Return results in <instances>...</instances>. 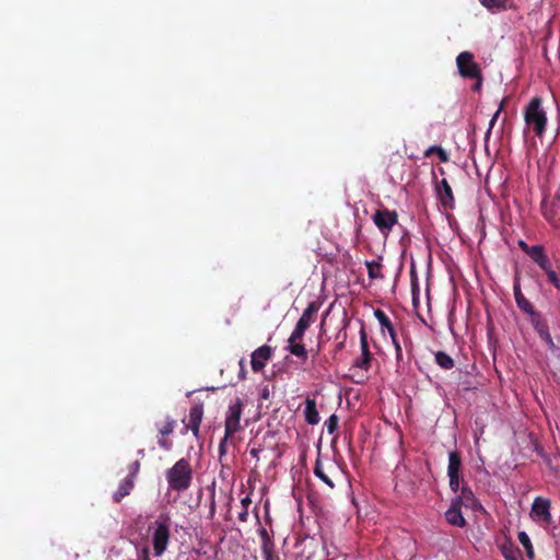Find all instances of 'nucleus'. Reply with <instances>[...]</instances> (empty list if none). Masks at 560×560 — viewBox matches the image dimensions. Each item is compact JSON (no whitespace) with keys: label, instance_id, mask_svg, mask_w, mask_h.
I'll use <instances>...</instances> for the list:
<instances>
[{"label":"nucleus","instance_id":"1","mask_svg":"<svg viewBox=\"0 0 560 560\" xmlns=\"http://www.w3.org/2000/svg\"><path fill=\"white\" fill-rule=\"evenodd\" d=\"M168 487L176 491H184L190 487L192 469L187 459L182 458L166 472Z\"/></svg>","mask_w":560,"mask_h":560},{"label":"nucleus","instance_id":"2","mask_svg":"<svg viewBox=\"0 0 560 560\" xmlns=\"http://www.w3.org/2000/svg\"><path fill=\"white\" fill-rule=\"evenodd\" d=\"M541 103L540 97H534L524 109L526 126L533 129L538 137H542L547 125V115Z\"/></svg>","mask_w":560,"mask_h":560},{"label":"nucleus","instance_id":"3","mask_svg":"<svg viewBox=\"0 0 560 560\" xmlns=\"http://www.w3.org/2000/svg\"><path fill=\"white\" fill-rule=\"evenodd\" d=\"M456 65L458 73L466 79H475L476 82L472 85L474 91H480L482 85L481 69L478 63L474 60V55L469 51L460 52L456 58Z\"/></svg>","mask_w":560,"mask_h":560},{"label":"nucleus","instance_id":"4","mask_svg":"<svg viewBox=\"0 0 560 560\" xmlns=\"http://www.w3.org/2000/svg\"><path fill=\"white\" fill-rule=\"evenodd\" d=\"M153 536L152 545L155 556H161L167 548L171 532H170V517L161 515L152 525Z\"/></svg>","mask_w":560,"mask_h":560},{"label":"nucleus","instance_id":"5","mask_svg":"<svg viewBox=\"0 0 560 560\" xmlns=\"http://www.w3.org/2000/svg\"><path fill=\"white\" fill-rule=\"evenodd\" d=\"M243 402L240 398H236L233 404L230 405L225 417V436L224 440L232 436L241 430V415H242Z\"/></svg>","mask_w":560,"mask_h":560},{"label":"nucleus","instance_id":"6","mask_svg":"<svg viewBox=\"0 0 560 560\" xmlns=\"http://www.w3.org/2000/svg\"><path fill=\"white\" fill-rule=\"evenodd\" d=\"M530 516L537 523L549 525L551 523L550 501L541 497L536 498L532 505Z\"/></svg>","mask_w":560,"mask_h":560},{"label":"nucleus","instance_id":"7","mask_svg":"<svg viewBox=\"0 0 560 560\" xmlns=\"http://www.w3.org/2000/svg\"><path fill=\"white\" fill-rule=\"evenodd\" d=\"M318 311V306L312 302L304 310L302 316L298 320L294 330L292 331L294 339H303L306 329L310 327L313 316Z\"/></svg>","mask_w":560,"mask_h":560},{"label":"nucleus","instance_id":"8","mask_svg":"<svg viewBox=\"0 0 560 560\" xmlns=\"http://www.w3.org/2000/svg\"><path fill=\"white\" fill-rule=\"evenodd\" d=\"M272 353L273 349L268 345H264L256 349L250 357V365L253 371L260 372L265 368L267 361H269L272 357Z\"/></svg>","mask_w":560,"mask_h":560},{"label":"nucleus","instance_id":"9","mask_svg":"<svg viewBox=\"0 0 560 560\" xmlns=\"http://www.w3.org/2000/svg\"><path fill=\"white\" fill-rule=\"evenodd\" d=\"M541 207L546 219L560 221V186L552 200L544 199Z\"/></svg>","mask_w":560,"mask_h":560},{"label":"nucleus","instance_id":"10","mask_svg":"<svg viewBox=\"0 0 560 560\" xmlns=\"http://www.w3.org/2000/svg\"><path fill=\"white\" fill-rule=\"evenodd\" d=\"M360 346L361 355L354 361V366L366 371L370 368L372 354L369 350L366 332L363 329L360 331Z\"/></svg>","mask_w":560,"mask_h":560},{"label":"nucleus","instance_id":"11","mask_svg":"<svg viewBox=\"0 0 560 560\" xmlns=\"http://www.w3.org/2000/svg\"><path fill=\"white\" fill-rule=\"evenodd\" d=\"M373 221L378 229L389 231L397 223V214L395 211L378 210Z\"/></svg>","mask_w":560,"mask_h":560},{"label":"nucleus","instance_id":"12","mask_svg":"<svg viewBox=\"0 0 560 560\" xmlns=\"http://www.w3.org/2000/svg\"><path fill=\"white\" fill-rule=\"evenodd\" d=\"M452 501L459 506H466L471 510L481 509V505L475 498L472 491L467 487H462L460 494L454 498Z\"/></svg>","mask_w":560,"mask_h":560},{"label":"nucleus","instance_id":"13","mask_svg":"<svg viewBox=\"0 0 560 560\" xmlns=\"http://www.w3.org/2000/svg\"><path fill=\"white\" fill-rule=\"evenodd\" d=\"M460 508L452 501L450 509L445 512L446 521L453 526L464 527L466 525Z\"/></svg>","mask_w":560,"mask_h":560},{"label":"nucleus","instance_id":"14","mask_svg":"<svg viewBox=\"0 0 560 560\" xmlns=\"http://www.w3.org/2000/svg\"><path fill=\"white\" fill-rule=\"evenodd\" d=\"M374 315L377 318V320L381 324V326L388 331V334L390 336V339H392L393 343L396 347L397 352H399L400 351V346H399V343L397 341L396 331H395L390 320L386 316V314L382 310H376L374 312Z\"/></svg>","mask_w":560,"mask_h":560},{"label":"nucleus","instance_id":"15","mask_svg":"<svg viewBox=\"0 0 560 560\" xmlns=\"http://www.w3.org/2000/svg\"><path fill=\"white\" fill-rule=\"evenodd\" d=\"M203 416V406L202 404H197L191 407L189 412V424L188 427L192 431L194 435L197 436L199 433V427Z\"/></svg>","mask_w":560,"mask_h":560},{"label":"nucleus","instance_id":"16","mask_svg":"<svg viewBox=\"0 0 560 560\" xmlns=\"http://www.w3.org/2000/svg\"><path fill=\"white\" fill-rule=\"evenodd\" d=\"M287 349L291 354L302 359L303 362L306 361L308 352L304 343L302 342V339H294L293 334H291V336L288 339Z\"/></svg>","mask_w":560,"mask_h":560},{"label":"nucleus","instance_id":"17","mask_svg":"<svg viewBox=\"0 0 560 560\" xmlns=\"http://www.w3.org/2000/svg\"><path fill=\"white\" fill-rule=\"evenodd\" d=\"M438 194L444 208H452L454 203V197L452 188L446 179H442L438 186Z\"/></svg>","mask_w":560,"mask_h":560},{"label":"nucleus","instance_id":"18","mask_svg":"<svg viewBox=\"0 0 560 560\" xmlns=\"http://www.w3.org/2000/svg\"><path fill=\"white\" fill-rule=\"evenodd\" d=\"M175 420L167 419L163 427L160 429L161 439L159 440V445L165 450H170L172 447V442L165 439V436L173 433L175 429Z\"/></svg>","mask_w":560,"mask_h":560},{"label":"nucleus","instance_id":"19","mask_svg":"<svg viewBox=\"0 0 560 560\" xmlns=\"http://www.w3.org/2000/svg\"><path fill=\"white\" fill-rule=\"evenodd\" d=\"M305 420L308 424H317L319 422V415L316 409V402L313 398L307 397L305 400L304 409Z\"/></svg>","mask_w":560,"mask_h":560},{"label":"nucleus","instance_id":"20","mask_svg":"<svg viewBox=\"0 0 560 560\" xmlns=\"http://www.w3.org/2000/svg\"><path fill=\"white\" fill-rule=\"evenodd\" d=\"M327 471H325V468L322 464V462L319 459L316 460V464H315V467H314V474L320 479L323 480L326 485H328L330 488H334V482L329 476V472H331V470H335L336 471V467L330 464L327 469Z\"/></svg>","mask_w":560,"mask_h":560},{"label":"nucleus","instance_id":"21","mask_svg":"<svg viewBox=\"0 0 560 560\" xmlns=\"http://www.w3.org/2000/svg\"><path fill=\"white\" fill-rule=\"evenodd\" d=\"M505 560H522L521 551L511 541H505L500 547Z\"/></svg>","mask_w":560,"mask_h":560},{"label":"nucleus","instance_id":"22","mask_svg":"<svg viewBox=\"0 0 560 560\" xmlns=\"http://www.w3.org/2000/svg\"><path fill=\"white\" fill-rule=\"evenodd\" d=\"M529 316H530V323L534 326V328L536 329V331L538 332L539 337L545 335V332L549 331L547 323L545 322V319L542 318V316L539 313H537L535 311L534 313L529 314Z\"/></svg>","mask_w":560,"mask_h":560},{"label":"nucleus","instance_id":"23","mask_svg":"<svg viewBox=\"0 0 560 560\" xmlns=\"http://www.w3.org/2000/svg\"><path fill=\"white\" fill-rule=\"evenodd\" d=\"M135 486V482L133 480H131V478H125L118 490L114 493V500L116 502H119L122 498H125L126 495H128L131 491V489L133 488Z\"/></svg>","mask_w":560,"mask_h":560},{"label":"nucleus","instance_id":"24","mask_svg":"<svg viewBox=\"0 0 560 560\" xmlns=\"http://www.w3.org/2000/svg\"><path fill=\"white\" fill-rule=\"evenodd\" d=\"M462 459L457 452H451L448 456L447 475L459 474Z\"/></svg>","mask_w":560,"mask_h":560},{"label":"nucleus","instance_id":"25","mask_svg":"<svg viewBox=\"0 0 560 560\" xmlns=\"http://www.w3.org/2000/svg\"><path fill=\"white\" fill-rule=\"evenodd\" d=\"M514 293H515L516 303H517V305H518V307L521 310L526 312L528 315L535 312V310H534L533 305L530 304V302L528 300H526L524 298V295L521 293L520 288L515 287L514 288Z\"/></svg>","mask_w":560,"mask_h":560},{"label":"nucleus","instance_id":"26","mask_svg":"<svg viewBox=\"0 0 560 560\" xmlns=\"http://www.w3.org/2000/svg\"><path fill=\"white\" fill-rule=\"evenodd\" d=\"M435 362L445 370H451L455 365L454 360L444 351H438L435 353Z\"/></svg>","mask_w":560,"mask_h":560},{"label":"nucleus","instance_id":"27","mask_svg":"<svg viewBox=\"0 0 560 560\" xmlns=\"http://www.w3.org/2000/svg\"><path fill=\"white\" fill-rule=\"evenodd\" d=\"M518 540H520V542L522 544V546L525 549L526 557L529 560H533L534 557H535V553H534V548H533V545L530 542V539H529L528 535L525 532H520L518 533Z\"/></svg>","mask_w":560,"mask_h":560},{"label":"nucleus","instance_id":"28","mask_svg":"<svg viewBox=\"0 0 560 560\" xmlns=\"http://www.w3.org/2000/svg\"><path fill=\"white\" fill-rule=\"evenodd\" d=\"M368 268V275L371 279L383 278L382 265L378 261L372 260L365 262Z\"/></svg>","mask_w":560,"mask_h":560},{"label":"nucleus","instance_id":"29","mask_svg":"<svg viewBox=\"0 0 560 560\" xmlns=\"http://www.w3.org/2000/svg\"><path fill=\"white\" fill-rule=\"evenodd\" d=\"M536 264L544 261V258H546L544 247L540 245L532 246L530 249H528L527 254Z\"/></svg>","mask_w":560,"mask_h":560},{"label":"nucleus","instance_id":"30","mask_svg":"<svg viewBox=\"0 0 560 560\" xmlns=\"http://www.w3.org/2000/svg\"><path fill=\"white\" fill-rule=\"evenodd\" d=\"M261 536L265 538V542L262 545V552L266 560H271V544L269 541V537L267 530L264 528L261 530Z\"/></svg>","mask_w":560,"mask_h":560},{"label":"nucleus","instance_id":"31","mask_svg":"<svg viewBox=\"0 0 560 560\" xmlns=\"http://www.w3.org/2000/svg\"><path fill=\"white\" fill-rule=\"evenodd\" d=\"M480 2L488 9H502L506 0H480Z\"/></svg>","mask_w":560,"mask_h":560},{"label":"nucleus","instance_id":"32","mask_svg":"<svg viewBox=\"0 0 560 560\" xmlns=\"http://www.w3.org/2000/svg\"><path fill=\"white\" fill-rule=\"evenodd\" d=\"M327 431L329 434H332L338 428V417L336 415H331L328 420L325 422Z\"/></svg>","mask_w":560,"mask_h":560},{"label":"nucleus","instance_id":"33","mask_svg":"<svg viewBox=\"0 0 560 560\" xmlns=\"http://www.w3.org/2000/svg\"><path fill=\"white\" fill-rule=\"evenodd\" d=\"M433 151L436 152V155H439L442 162H446L448 160L446 152L441 147H431L428 150L427 155Z\"/></svg>","mask_w":560,"mask_h":560},{"label":"nucleus","instance_id":"34","mask_svg":"<svg viewBox=\"0 0 560 560\" xmlns=\"http://www.w3.org/2000/svg\"><path fill=\"white\" fill-rule=\"evenodd\" d=\"M450 487L454 492L459 490V474L448 475Z\"/></svg>","mask_w":560,"mask_h":560},{"label":"nucleus","instance_id":"35","mask_svg":"<svg viewBox=\"0 0 560 560\" xmlns=\"http://www.w3.org/2000/svg\"><path fill=\"white\" fill-rule=\"evenodd\" d=\"M501 108H502V106H500V107L497 109V112L493 114V116H492V118H491V120H490L489 128H488V130H487V132H486V140H487V139L489 138V136H490L491 129L493 128V126H494V124H495V121H497V119H498V117H499V115H500V113H501Z\"/></svg>","mask_w":560,"mask_h":560},{"label":"nucleus","instance_id":"36","mask_svg":"<svg viewBox=\"0 0 560 560\" xmlns=\"http://www.w3.org/2000/svg\"><path fill=\"white\" fill-rule=\"evenodd\" d=\"M547 277L549 282H551L556 288H560V279L558 278L556 271L548 270Z\"/></svg>","mask_w":560,"mask_h":560},{"label":"nucleus","instance_id":"37","mask_svg":"<svg viewBox=\"0 0 560 560\" xmlns=\"http://www.w3.org/2000/svg\"><path fill=\"white\" fill-rule=\"evenodd\" d=\"M139 470H140V462L136 460L130 466V471H129L128 478H131V480H133L136 478L137 474L139 472Z\"/></svg>","mask_w":560,"mask_h":560},{"label":"nucleus","instance_id":"38","mask_svg":"<svg viewBox=\"0 0 560 560\" xmlns=\"http://www.w3.org/2000/svg\"><path fill=\"white\" fill-rule=\"evenodd\" d=\"M540 338L548 345L550 350H556L557 349V347H556V345H555V342H553L549 331L545 332V335H542Z\"/></svg>","mask_w":560,"mask_h":560},{"label":"nucleus","instance_id":"39","mask_svg":"<svg viewBox=\"0 0 560 560\" xmlns=\"http://www.w3.org/2000/svg\"><path fill=\"white\" fill-rule=\"evenodd\" d=\"M540 338L548 345L550 350H556L557 349V347H556V345H555V342H553L549 331L545 332V335H542Z\"/></svg>","mask_w":560,"mask_h":560},{"label":"nucleus","instance_id":"40","mask_svg":"<svg viewBox=\"0 0 560 560\" xmlns=\"http://www.w3.org/2000/svg\"><path fill=\"white\" fill-rule=\"evenodd\" d=\"M538 266L546 271V273L548 272V270H552L551 269V266H550V261L548 259V257L546 256V258H544V261L541 260V262L538 264Z\"/></svg>","mask_w":560,"mask_h":560},{"label":"nucleus","instance_id":"41","mask_svg":"<svg viewBox=\"0 0 560 560\" xmlns=\"http://www.w3.org/2000/svg\"><path fill=\"white\" fill-rule=\"evenodd\" d=\"M247 515H248V510L245 506V509L243 508V511L238 514L240 521L246 522L247 521Z\"/></svg>","mask_w":560,"mask_h":560},{"label":"nucleus","instance_id":"42","mask_svg":"<svg viewBox=\"0 0 560 560\" xmlns=\"http://www.w3.org/2000/svg\"><path fill=\"white\" fill-rule=\"evenodd\" d=\"M242 506L245 509V506L248 509V505L252 503V499L249 495H246L241 500Z\"/></svg>","mask_w":560,"mask_h":560},{"label":"nucleus","instance_id":"43","mask_svg":"<svg viewBox=\"0 0 560 560\" xmlns=\"http://www.w3.org/2000/svg\"><path fill=\"white\" fill-rule=\"evenodd\" d=\"M520 246L521 248L526 253L528 254V249H530L532 246H528L524 241H521L520 242Z\"/></svg>","mask_w":560,"mask_h":560},{"label":"nucleus","instance_id":"44","mask_svg":"<svg viewBox=\"0 0 560 560\" xmlns=\"http://www.w3.org/2000/svg\"><path fill=\"white\" fill-rule=\"evenodd\" d=\"M142 560H149V549L148 548L142 549Z\"/></svg>","mask_w":560,"mask_h":560},{"label":"nucleus","instance_id":"45","mask_svg":"<svg viewBox=\"0 0 560 560\" xmlns=\"http://www.w3.org/2000/svg\"><path fill=\"white\" fill-rule=\"evenodd\" d=\"M319 349H320L319 345L317 346V349H316V350L311 349V352H313V353H314V357L318 354Z\"/></svg>","mask_w":560,"mask_h":560},{"label":"nucleus","instance_id":"46","mask_svg":"<svg viewBox=\"0 0 560 560\" xmlns=\"http://www.w3.org/2000/svg\"><path fill=\"white\" fill-rule=\"evenodd\" d=\"M139 455L143 456L144 455V451L143 450H139Z\"/></svg>","mask_w":560,"mask_h":560},{"label":"nucleus","instance_id":"47","mask_svg":"<svg viewBox=\"0 0 560 560\" xmlns=\"http://www.w3.org/2000/svg\"><path fill=\"white\" fill-rule=\"evenodd\" d=\"M250 453H252L253 455H255V456L257 455V451H256V450H252V452H250Z\"/></svg>","mask_w":560,"mask_h":560},{"label":"nucleus","instance_id":"48","mask_svg":"<svg viewBox=\"0 0 560 560\" xmlns=\"http://www.w3.org/2000/svg\"><path fill=\"white\" fill-rule=\"evenodd\" d=\"M555 459L560 462V456H557Z\"/></svg>","mask_w":560,"mask_h":560}]
</instances>
